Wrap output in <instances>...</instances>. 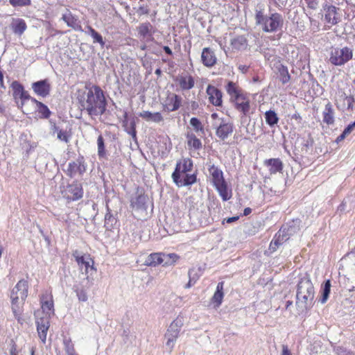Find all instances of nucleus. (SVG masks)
<instances>
[{
  "label": "nucleus",
  "mask_w": 355,
  "mask_h": 355,
  "mask_svg": "<svg viewBox=\"0 0 355 355\" xmlns=\"http://www.w3.org/2000/svg\"><path fill=\"white\" fill-rule=\"evenodd\" d=\"M213 126L216 129V136L222 140L227 139L233 132V123L228 119H218Z\"/></svg>",
  "instance_id": "8"
},
{
  "label": "nucleus",
  "mask_w": 355,
  "mask_h": 355,
  "mask_svg": "<svg viewBox=\"0 0 355 355\" xmlns=\"http://www.w3.org/2000/svg\"><path fill=\"white\" fill-rule=\"evenodd\" d=\"M36 323L39 337L42 342L44 343L46 339L47 331L50 326L49 318L43 317L40 319H37Z\"/></svg>",
  "instance_id": "14"
},
{
  "label": "nucleus",
  "mask_w": 355,
  "mask_h": 355,
  "mask_svg": "<svg viewBox=\"0 0 355 355\" xmlns=\"http://www.w3.org/2000/svg\"><path fill=\"white\" fill-rule=\"evenodd\" d=\"M323 121L327 124H332L334 121V110L330 103L325 105L323 111Z\"/></svg>",
  "instance_id": "32"
},
{
  "label": "nucleus",
  "mask_w": 355,
  "mask_h": 355,
  "mask_svg": "<svg viewBox=\"0 0 355 355\" xmlns=\"http://www.w3.org/2000/svg\"><path fill=\"white\" fill-rule=\"evenodd\" d=\"M355 128V121L349 125L344 130V135H348Z\"/></svg>",
  "instance_id": "55"
},
{
  "label": "nucleus",
  "mask_w": 355,
  "mask_h": 355,
  "mask_svg": "<svg viewBox=\"0 0 355 355\" xmlns=\"http://www.w3.org/2000/svg\"><path fill=\"white\" fill-rule=\"evenodd\" d=\"M288 234L286 232V227H283L279 230L275 234V238L270 242L269 250L273 252L288 239Z\"/></svg>",
  "instance_id": "12"
},
{
  "label": "nucleus",
  "mask_w": 355,
  "mask_h": 355,
  "mask_svg": "<svg viewBox=\"0 0 355 355\" xmlns=\"http://www.w3.org/2000/svg\"><path fill=\"white\" fill-rule=\"evenodd\" d=\"M201 60L205 67H211L216 63L217 58L214 51L211 49L206 47L202 49Z\"/></svg>",
  "instance_id": "17"
},
{
  "label": "nucleus",
  "mask_w": 355,
  "mask_h": 355,
  "mask_svg": "<svg viewBox=\"0 0 355 355\" xmlns=\"http://www.w3.org/2000/svg\"><path fill=\"white\" fill-rule=\"evenodd\" d=\"M146 198L144 196H138L135 199L131 202V205L133 208L141 209L146 203Z\"/></svg>",
  "instance_id": "41"
},
{
  "label": "nucleus",
  "mask_w": 355,
  "mask_h": 355,
  "mask_svg": "<svg viewBox=\"0 0 355 355\" xmlns=\"http://www.w3.org/2000/svg\"><path fill=\"white\" fill-rule=\"evenodd\" d=\"M270 174H275L277 172H281L283 169V163L279 158H271L266 159L263 162Z\"/></svg>",
  "instance_id": "21"
},
{
  "label": "nucleus",
  "mask_w": 355,
  "mask_h": 355,
  "mask_svg": "<svg viewBox=\"0 0 355 355\" xmlns=\"http://www.w3.org/2000/svg\"><path fill=\"white\" fill-rule=\"evenodd\" d=\"M256 24L260 26L264 32H275L283 25L282 16L277 13H272L267 16L264 13V8L262 6H258L255 12Z\"/></svg>",
  "instance_id": "3"
},
{
  "label": "nucleus",
  "mask_w": 355,
  "mask_h": 355,
  "mask_svg": "<svg viewBox=\"0 0 355 355\" xmlns=\"http://www.w3.org/2000/svg\"><path fill=\"white\" fill-rule=\"evenodd\" d=\"M185 178H186V180H184L182 182H181V180L179 181V182L180 183V184L181 186L191 185V184L195 183L196 181V176L193 174L190 175L187 173V175H186Z\"/></svg>",
  "instance_id": "48"
},
{
  "label": "nucleus",
  "mask_w": 355,
  "mask_h": 355,
  "mask_svg": "<svg viewBox=\"0 0 355 355\" xmlns=\"http://www.w3.org/2000/svg\"><path fill=\"white\" fill-rule=\"evenodd\" d=\"M206 93L209 97V101L214 106H221L223 103V94L216 87L209 85L206 89Z\"/></svg>",
  "instance_id": "11"
},
{
  "label": "nucleus",
  "mask_w": 355,
  "mask_h": 355,
  "mask_svg": "<svg viewBox=\"0 0 355 355\" xmlns=\"http://www.w3.org/2000/svg\"><path fill=\"white\" fill-rule=\"evenodd\" d=\"M62 19L67 23V26L71 27L76 31H80L81 26L80 21L70 12H67L62 15Z\"/></svg>",
  "instance_id": "28"
},
{
  "label": "nucleus",
  "mask_w": 355,
  "mask_h": 355,
  "mask_svg": "<svg viewBox=\"0 0 355 355\" xmlns=\"http://www.w3.org/2000/svg\"><path fill=\"white\" fill-rule=\"evenodd\" d=\"M331 290V282L330 280H327L325 282L322 288V297L320 299V302L322 304H324L328 298L330 293Z\"/></svg>",
  "instance_id": "38"
},
{
  "label": "nucleus",
  "mask_w": 355,
  "mask_h": 355,
  "mask_svg": "<svg viewBox=\"0 0 355 355\" xmlns=\"http://www.w3.org/2000/svg\"><path fill=\"white\" fill-rule=\"evenodd\" d=\"M73 256L83 272L87 275L89 272V270H94V262L89 254H81L76 250L73 252Z\"/></svg>",
  "instance_id": "9"
},
{
  "label": "nucleus",
  "mask_w": 355,
  "mask_h": 355,
  "mask_svg": "<svg viewBox=\"0 0 355 355\" xmlns=\"http://www.w3.org/2000/svg\"><path fill=\"white\" fill-rule=\"evenodd\" d=\"M10 355H18L16 345L13 344L10 349Z\"/></svg>",
  "instance_id": "57"
},
{
  "label": "nucleus",
  "mask_w": 355,
  "mask_h": 355,
  "mask_svg": "<svg viewBox=\"0 0 355 355\" xmlns=\"http://www.w3.org/2000/svg\"><path fill=\"white\" fill-rule=\"evenodd\" d=\"M42 309L44 313L45 316L49 318L51 314H53V302L52 296L49 294H44L41 297Z\"/></svg>",
  "instance_id": "19"
},
{
  "label": "nucleus",
  "mask_w": 355,
  "mask_h": 355,
  "mask_svg": "<svg viewBox=\"0 0 355 355\" xmlns=\"http://www.w3.org/2000/svg\"><path fill=\"white\" fill-rule=\"evenodd\" d=\"M308 8L315 10L317 9L319 3V0H305Z\"/></svg>",
  "instance_id": "52"
},
{
  "label": "nucleus",
  "mask_w": 355,
  "mask_h": 355,
  "mask_svg": "<svg viewBox=\"0 0 355 355\" xmlns=\"http://www.w3.org/2000/svg\"><path fill=\"white\" fill-rule=\"evenodd\" d=\"M26 24L24 19L20 18H14L11 22V28L13 32L21 35L26 29Z\"/></svg>",
  "instance_id": "26"
},
{
  "label": "nucleus",
  "mask_w": 355,
  "mask_h": 355,
  "mask_svg": "<svg viewBox=\"0 0 355 355\" xmlns=\"http://www.w3.org/2000/svg\"><path fill=\"white\" fill-rule=\"evenodd\" d=\"M193 168V162L189 158H184L176 164L175 171L180 172H189Z\"/></svg>",
  "instance_id": "29"
},
{
  "label": "nucleus",
  "mask_w": 355,
  "mask_h": 355,
  "mask_svg": "<svg viewBox=\"0 0 355 355\" xmlns=\"http://www.w3.org/2000/svg\"><path fill=\"white\" fill-rule=\"evenodd\" d=\"M355 102L353 96H346L345 98V104L347 105L348 109H352Z\"/></svg>",
  "instance_id": "53"
},
{
  "label": "nucleus",
  "mask_w": 355,
  "mask_h": 355,
  "mask_svg": "<svg viewBox=\"0 0 355 355\" xmlns=\"http://www.w3.org/2000/svg\"><path fill=\"white\" fill-rule=\"evenodd\" d=\"M187 144L189 148L194 150H199L202 148L201 141L196 137L193 133H189L187 135Z\"/></svg>",
  "instance_id": "33"
},
{
  "label": "nucleus",
  "mask_w": 355,
  "mask_h": 355,
  "mask_svg": "<svg viewBox=\"0 0 355 355\" xmlns=\"http://www.w3.org/2000/svg\"><path fill=\"white\" fill-rule=\"evenodd\" d=\"M64 349L65 352L68 355L71 354L73 352L75 351L73 344L71 342V338H64Z\"/></svg>",
  "instance_id": "49"
},
{
  "label": "nucleus",
  "mask_w": 355,
  "mask_h": 355,
  "mask_svg": "<svg viewBox=\"0 0 355 355\" xmlns=\"http://www.w3.org/2000/svg\"><path fill=\"white\" fill-rule=\"evenodd\" d=\"M209 172L211 175V181L223 200L227 201L230 199L232 197V190L228 188L223 178L222 171L214 164H211L209 167Z\"/></svg>",
  "instance_id": "5"
},
{
  "label": "nucleus",
  "mask_w": 355,
  "mask_h": 355,
  "mask_svg": "<svg viewBox=\"0 0 355 355\" xmlns=\"http://www.w3.org/2000/svg\"><path fill=\"white\" fill-rule=\"evenodd\" d=\"M190 125L193 127L196 132H202V133L204 132L203 125L198 119L196 117L191 118L190 120Z\"/></svg>",
  "instance_id": "45"
},
{
  "label": "nucleus",
  "mask_w": 355,
  "mask_h": 355,
  "mask_svg": "<svg viewBox=\"0 0 355 355\" xmlns=\"http://www.w3.org/2000/svg\"><path fill=\"white\" fill-rule=\"evenodd\" d=\"M62 193L64 196L69 200H77L83 196L82 185L78 182L69 184Z\"/></svg>",
  "instance_id": "10"
},
{
  "label": "nucleus",
  "mask_w": 355,
  "mask_h": 355,
  "mask_svg": "<svg viewBox=\"0 0 355 355\" xmlns=\"http://www.w3.org/2000/svg\"><path fill=\"white\" fill-rule=\"evenodd\" d=\"M69 355H78V354L74 351L71 354H70Z\"/></svg>",
  "instance_id": "64"
},
{
  "label": "nucleus",
  "mask_w": 355,
  "mask_h": 355,
  "mask_svg": "<svg viewBox=\"0 0 355 355\" xmlns=\"http://www.w3.org/2000/svg\"><path fill=\"white\" fill-rule=\"evenodd\" d=\"M162 253H152L148 256L145 263L146 266H155L162 264Z\"/></svg>",
  "instance_id": "34"
},
{
  "label": "nucleus",
  "mask_w": 355,
  "mask_h": 355,
  "mask_svg": "<svg viewBox=\"0 0 355 355\" xmlns=\"http://www.w3.org/2000/svg\"><path fill=\"white\" fill-rule=\"evenodd\" d=\"M9 3L13 7H22L31 4V0H9Z\"/></svg>",
  "instance_id": "50"
},
{
  "label": "nucleus",
  "mask_w": 355,
  "mask_h": 355,
  "mask_svg": "<svg viewBox=\"0 0 355 355\" xmlns=\"http://www.w3.org/2000/svg\"><path fill=\"white\" fill-rule=\"evenodd\" d=\"M36 110H37L45 119L48 118L51 114L47 106L39 101L37 104Z\"/></svg>",
  "instance_id": "44"
},
{
  "label": "nucleus",
  "mask_w": 355,
  "mask_h": 355,
  "mask_svg": "<svg viewBox=\"0 0 355 355\" xmlns=\"http://www.w3.org/2000/svg\"><path fill=\"white\" fill-rule=\"evenodd\" d=\"M11 87L13 91L12 96L17 105H19V102L25 99L29 94L17 81H14L11 85Z\"/></svg>",
  "instance_id": "18"
},
{
  "label": "nucleus",
  "mask_w": 355,
  "mask_h": 355,
  "mask_svg": "<svg viewBox=\"0 0 355 355\" xmlns=\"http://www.w3.org/2000/svg\"><path fill=\"white\" fill-rule=\"evenodd\" d=\"M52 130L53 134H57V138L60 141L65 143H68L69 141L70 135L67 130H61L55 125H53Z\"/></svg>",
  "instance_id": "36"
},
{
  "label": "nucleus",
  "mask_w": 355,
  "mask_h": 355,
  "mask_svg": "<svg viewBox=\"0 0 355 355\" xmlns=\"http://www.w3.org/2000/svg\"><path fill=\"white\" fill-rule=\"evenodd\" d=\"M231 46L234 50H243L247 46V40L244 36H236L231 40Z\"/></svg>",
  "instance_id": "30"
},
{
  "label": "nucleus",
  "mask_w": 355,
  "mask_h": 355,
  "mask_svg": "<svg viewBox=\"0 0 355 355\" xmlns=\"http://www.w3.org/2000/svg\"><path fill=\"white\" fill-rule=\"evenodd\" d=\"M85 171V167L82 162L79 159L76 162H70L67 168V174L71 177H74L76 175H81Z\"/></svg>",
  "instance_id": "24"
},
{
  "label": "nucleus",
  "mask_w": 355,
  "mask_h": 355,
  "mask_svg": "<svg viewBox=\"0 0 355 355\" xmlns=\"http://www.w3.org/2000/svg\"><path fill=\"white\" fill-rule=\"evenodd\" d=\"M272 68L277 72L278 78L283 84L288 83L290 81L291 76L289 75L288 68L279 60H274Z\"/></svg>",
  "instance_id": "13"
},
{
  "label": "nucleus",
  "mask_w": 355,
  "mask_h": 355,
  "mask_svg": "<svg viewBox=\"0 0 355 355\" xmlns=\"http://www.w3.org/2000/svg\"><path fill=\"white\" fill-rule=\"evenodd\" d=\"M193 272V270H189V281L185 286L186 288H190L196 282V279L191 277Z\"/></svg>",
  "instance_id": "54"
},
{
  "label": "nucleus",
  "mask_w": 355,
  "mask_h": 355,
  "mask_svg": "<svg viewBox=\"0 0 355 355\" xmlns=\"http://www.w3.org/2000/svg\"><path fill=\"white\" fill-rule=\"evenodd\" d=\"M198 103L197 102H196V101L191 102V107L193 109H196V107H198Z\"/></svg>",
  "instance_id": "60"
},
{
  "label": "nucleus",
  "mask_w": 355,
  "mask_h": 355,
  "mask_svg": "<svg viewBox=\"0 0 355 355\" xmlns=\"http://www.w3.org/2000/svg\"><path fill=\"white\" fill-rule=\"evenodd\" d=\"M265 119L267 124L270 127L276 125L279 121V118L275 111L268 110L265 113Z\"/></svg>",
  "instance_id": "37"
},
{
  "label": "nucleus",
  "mask_w": 355,
  "mask_h": 355,
  "mask_svg": "<svg viewBox=\"0 0 355 355\" xmlns=\"http://www.w3.org/2000/svg\"><path fill=\"white\" fill-rule=\"evenodd\" d=\"M181 98L178 95H173L171 98H170V103L168 104V109L171 111H175L178 110L181 105Z\"/></svg>",
  "instance_id": "39"
},
{
  "label": "nucleus",
  "mask_w": 355,
  "mask_h": 355,
  "mask_svg": "<svg viewBox=\"0 0 355 355\" xmlns=\"http://www.w3.org/2000/svg\"><path fill=\"white\" fill-rule=\"evenodd\" d=\"M86 97L79 98L84 110L91 116L102 115L106 110L107 103L103 90L97 85L89 88Z\"/></svg>",
  "instance_id": "1"
},
{
  "label": "nucleus",
  "mask_w": 355,
  "mask_h": 355,
  "mask_svg": "<svg viewBox=\"0 0 355 355\" xmlns=\"http://www.w3.org/2000/svg\"><path fill=\"white\" fill-rule=\"evenodd\" d=\"M324 10L325 11L324 18L329 24L335 25L338 23L339 17L336 7L334 6H325Z\"/></svg>",
  "instance_id": "20"
},
{
  "label": "nucleus",
  "mask_w": 355,
  "mask_h": 355,
  "mask_svg": "<svg viewBox=\"0 0 355 355\" xmlns=\"http://www.w3.org/2000/svg\"><path fill=\"white\" fill-rule=\"evenodd\" d=\"M347 136V135H344V132L338 137V140H343L345 137Z\"/></svg>",
  "instance_id": "63"
},
{
  "label": "nucleus",
  "mask_w": 355,
  "mask_h": 355,
  "mask_svg": "<svg viewBox=\"0 0 355 355\" xmlns=\"http://www.w3.org/2000/svg\"><path fill=\"white\" fill-rule=\"evenodd\" d=\"M150 27L151 26L150 24H141L138 28L139 34L143 37H145L146 35L150 34Z\"/></svg>",
  "instance_id": "46"
},
{
  "label": "nucleus",
  "mask_w": 355,
  "mask_h": 355,
  "mask_svg": "<svg viewBox=\"0 0 355 355\" xmlns=\"http://www.w3.org/2000/svg\"><path fill=\"white\" fill-rule=\"evenodd\" d=\"M232 102L235 103L237 110L241 112L244 115H246L250 111V101L244 94L239 96L236 100H233Z\"/></svg>",
  "instance_id": "22"
},
{
  "label": "nucleus",
  "mask_w": 355,
  "mask_h": 355,
  "mask_svg": "<svg viewBox=\"0 0 355 355\" xmlns=\"http://www.w3.org/2000/svg\"><path fill=\"white\" fill-rule=\"evenodd\" d=\"M32 89L37 95L46 97L49 94L51 86L47 80H43L33 83Z\"/></svg>",
  "instance_id": "15"
},
{
  "label": "nucleus",
  "mask_w": 355,
  "mask_h": 355,
  "mask_svg": "<svg viewBox=\"0 0 355 355\" xmlns=\"http://www.w3.org/2000/svg\"><path fill=\"white\" fill-rule=\"evenodd\" d=\"M223 282H219L216 286V290L212 297V302L216 303V306L218 307L221 303L224 296L223 292Z\"/></svg>",
  "instance_id": "31"
},
{
  "label": "nucleus",
  "mask_w": 355,
  "mask_h": 355,
  "mask_svg": "<svg viewBox=\"0 0 355 355\" xmlns=\"http://www.w3.org/2000/svg\"><path fill=\"white\" fill-rule=\"evenodd\" d=\"M139 116L147 121H152L154 123H159L164 120L163 116L159 112L143 111L139 114Z\"/></svg>",
  "instance_id": "27"
},
{
  "label": "nucleus",
  "mask_w": 355,
  "mask_h": 355,
  "mask_svg": "<svg viewBox=\"0 0 355 355\" xmlns=\"http://www.w3.org/2000/svg\"><path fill=\"white\" fill-rule=\"evenodd\" d=\"M98 144V154L100 157H103L105 155V150L104 146V140L102 135H99L97 139Z\"/></svg>",
  "instance_id": "47"
},
{
  "label": "nucleus",
  "mask_w": 355,
  "mask_h": 355,
  "mask_svg": "<svg viewBox=\"0 0 355 355\" xmlns=\"http://www.w3.org/2000/svg\"><path fill=\"white\" fill-rule=\"evenodd\" d=\"M184 324V320L182 317H177L169 325L165 335L166 347V349L171 352L175 345V343L179 336L180 331Z\"/></svg>",
  "instance_id": "6"
},
{
  "label": "nucleus",
  "mask_w": 355,
  "mask_h": 355,
  "mask_svg": "<svg viewBox=\"0 0 355 355\" xmlns=\"http://www.w3.org/2000/svg\"><path fill=\"white\" fill-rule=\"evenodd\" d=\"M211 116V118L215 120V121H217L219 119L218 116V114H216V113H213Z\"/></svg>",
  "instance_id": "61"
},
{
  "label": "nucleus",
  "mask_w": 355,
  "mask_h": 355,
  "mask_svg": "<svg viewBox=\"0 0 355 355\" xmlns=\"http://www.w3.org/2000/svg\"><path fill=\"white\" fill-rule=\"evenodd\" d=\"M315 289L310 278L305 275L297 284L296 304L299 309L309 310L314 304Z\"/></svg>",
  "instance_id": "2"
},
{
  "label": "nucleus",
  "mask_w": 355,
  "mask_h": 355,
  "mask_svg": "<svg viewBox=\"0 0 355 355\" xmlns=\"http://www.w3.org/2000/svg\"><path fill=\"white\" fill-rule=\"evenodd\" d=\"M162 263L164 266H171L177 262L179 259V256L175 253H162Z\"/></svg>",
  "instance_id": "35"
},
{
  "label": "nucleus",
  "mask_w": 355,
  "mask_h": 355,
  "mask_svg": "<svg viewBox=\"0 0 355 355\" xmlns=\"http://www.w3.org/2000/svg\"><path fill=\"white\" fill-rule=\"evenodd\" d=\"M175 81L182 90H189L194 87L195 81L191 76L185 75L176 78Z\"/></svg>",
  "instance_id": "23"
},
{
  "label": "nucleus",
  "mask_w": 355,
  "mask_h": 355,
  "mask_svg": "<svg viewBox=\"0 0 355 355\" xmlns=\"http://www.w3.org/2000/svg\"><path fill=\"white\" fill-rule=\"evenodd\" d=\"M187 173L185 172H180L175 171L172 174V178L173 182L179 187H181L182 186L180 184V183L179 181L181 180V182L186 180Z\"/></svg>",
  "instance_id": "42"
},
{
  "label": "nucleus",
  "mask_w": 355,
  "mask_h": 355,
  "mask_svg": "<svg viewBox=\"0 0 355 355\" xmlns=\"http://www.w3.org/2000/svg\"><path fill=\"white\" fill-rule=\"evenodd\" d=\"M76 295L81 302H86L88 299L87 292L83 289L76 290Z\"/></svg>",
  "instance_id": "51"
},
{
  "label": "nucleus",
  "mask_w": 355,
  "mask_h": 355,
  "mask_svg": "<svg viewBox=\"0 0 355 355\" xmlns=\"http://www.w3.org/2000/svg\"><path fill=\"white\" fill-rule=\"evenodd\" d=\"M89 35H91V37L93 38L94 42L99 43L101 45V46H104L105 42L103 40V37L98 32H96L92 27H89Z\"/></svg>",
  "instance_id": "43"
},
{
  "label": "nucleus",
  "mask_w": 355,
  "mask_h": 355,
  "mask_svg": "<svg viewBox=\"0 0 355 355\" xmlns=\"http://www.w3.org/2000/svg\"><path fill=\"white\" fill-rule=\"evenodd\" d=\"M282 355H291L287 346L283 345Z\"/></svg>",
  "instance_id": "56"
},
{
  "label": "nucleus",
  "mask_w": 355,
  "mask_h": 355,
  "mask_svg": "<svg viewBox=\"0 0 355 355\" xmlns=\"http://www.w3.org/2000/svg\"><path fill=\"white\" fill-rule=\"evenodd\" d=\"M123 127L125 128V132L132 136L133 139H136V130H135V123L134 121L130 122V125H128V121L125 120L123 121Z\"/></svg>",
  "instance_id": "40"
},
{
  "label": "nucleus",
  "mask_w": 355,
  "mask_h": 355,
  "mask_svg": "<svg viewBox=\"0 0 355 355\" xmlns=\"http://www.w3.org/2000/svg\"><path fill=\"white\" fill-rule=\"evenodd\" d=\"M352 56L353 51L349 47L332 48L329 53V61L335 66H342L349 61Z\"/></svg>",
  "instance_id": "7"
},
{
  "label": "nucleus",
  "mask_w": 355,
  "mask_h": 355,
  "mask_svg": "<svg viewBox=\"0 0 355 355\" xmlns=\"http://www.w3.org/2000/svg\"><path fill=\"white\" fill-rule=\"evenodd\" d=\"M225 89L227 93L230 96L231 101L233 100H236L238 98H239V96L242 94V90L241 88L235 83L232 81L228 82Z\"/></svg>",
  "instance_id": "25"
},
{
  "label": "nucleus",
  "mask_w": 355,
  "mask_h": 355,
  "mask_svg": "<svg viewBox=\"0 0 355 355\" xmlns=\"http://www.w3.org/2000/svg\"><path fill=\"white\" fill-rule=\"evenodd\" d=\"M28 282L20 280L12 288L10 293L12 312L16 318L19 319L21 309L28 295Z\"/></svg>",
  "instance_id": "4"
},
{
  "label": "nucleus",
  "mask_w": 355,
  "mask_h": 355,
  "mask_svg": "<svg viewBox=\"0 0 355 355\" xmlns=\"http://www.w3.org/2000/svg\"><path fill=\"white\" fill-rule=\"evenodd\" d=\"M37 102L36 99L28 95L25 99L19 102L18 107L21 108L24 114H28L36 110Z\"/></svg>",
  "instance_id": "16"
},
{
  "label": "nucleus",
  "mask_w": 355,
  "mask_h": 355,
  "mask_svg": "<svg viewBox=\"0 0 355 355\" xmlns=\"http://www.w3.org/2000/svg\"><path fill=\"white\" fill-rule=\"evenodd\" d=\"M237 219H238V217H232V218H227V223H232V222H233V221H235V220H237Z\"/></svg>",
  "instance_id": "59"
},
{
  "label": "nucleus",
  "mask_w": 355,
  "mask_h": 355,
  "mask_svg": "<svg viewBox=\"0 0 355 355\" xmlns=\"http://www.w3.org/2000/svg\"><path fill=\"white\" fill-rule=\"evenodd\" d=\"M250 212H251V209H250V208H245V210H244V215H245V216H247V215H248Z\"/></svg>",
  "instance_id": "62"
},
{
  "label": "nucleus",
  "mask_w": 355,
  "mask_h": 355,
  "mask_svg": "<svg viewBox=\"0 0 355 355\" xmlns=\"http://www.w3.org/2000/svg\"><path fill=\"white\" fill-rule=\"evenodd\" d=\"M164 50L167 54L172 55V51L168 46H164Z\"/></svg>",
  "instance_id": "58"
}]
</instances>
